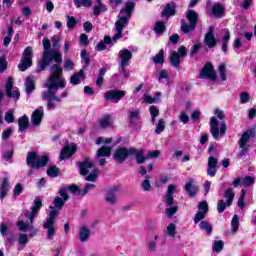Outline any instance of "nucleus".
Masks as SVG:
<instances>
[{
  "instance_id": "obj_1",
  "label": "nucleus",
  "mask_w": 256,
  "mask_h": 256,
  "mask_svg": "<svg viewBox=\"0 0 256 256\" xmlns=\"http://www.w3.org/2000/svg\"><path fill=\"white\" fill-rule=\"evenodd\" d=\"M44 87L48 91L42 93V98L47 101L48 111H53L56 109L57 104L61 103V97L55 95V92L67 87V81L63 77V68L61 66L56 64L50 67V76L44 83Z\"/></svg>"
},
{
  "instance_id": "obj_2",
  "label": "nucleus",
  "mask_w": 256,
  "mask_h": 256,
  "mask_svg": "<svg viewBox=\"0 0 256 256\" xmlns=\"http://www.w3.org/2000/svg\"><path fill=\"white\" fill-rule=\"evenodd\" d=\"M135 9V2L128 1L126 3V6L121 9L120 11V17L118 21H116V34L111 39L109 36L104 37V41H100L97 46V51H105L107 49V45H110V43L113 41L114 43H117L121 37H123V29L129 25V19H131V15L133 13V10Z\"/></svg>"
},
{
  "instance_id": "obj_3",
  "label": "nucleus",
  "mask_w": 256,
  "mask_h": 256,
  "mask_svg": "<svg viewBox=\"0 0 256 256\" xmlns=\"http://www.w3.org/2000/svg\"><path fill=\"white\" fill-rule=\"evenodd\" d=\"M43 54L42 59L37 64V73H41V71H45L49 65H51V61H54L58 65L62 63L63 56L61 52H59V48L51 49V40L49 38H44L43 41Z\"/></svg>"
},
{
  "instance_id": "obj_4",
  "label": "nucleus",
  "mask_w": 256,
  "mask_h": 256,
  "mask_svg": "<svg viewBox=\"0 0 256 256\" xmlns=\"http://www.w3.org/2000/svg\"><path fill=\"white\" fill-rule=\"evenodd\" d=\"M43 207V203L40 198H35L34 205L31 207V212H25L21 214L17 222L19 231H31L33 229V220L39 215V209Z\"/></svg>"
},
{
  "instance_id": "obj_5",
  "label": "nucleus",
  "mask_w": 256,
  "mask_h": 256,
  "mask_svg": "<svg viewBox=\"0 0 256 256\" xmlns=\"http://www.w3.org/2000/svg\"><path fill=\"white\" fill-rule=\"evenodd\" d=\"M78 165L81 175L86 176V181H97V177H99V170L95 168V164L91 160L86 159L83 162H79Z\"/></svg>"
},
{
  "instance_id": "obj_6",
  "label": "nucleus",
  "mask_w": 256,
  "mask_h": 256,
  "mask_svg": "<svg viewBox=\"0 0 256 256\" xmlns=\"http://www.w3.org/2000/svg\"><path fill=\"white\" fill-rule=\"evenodd\" d=\"M49 161V157L47 156H39L37 152H28L26 157V163L28 167H32V169H41V167H45L47 162Z\"/></svg>"
},
{
  "instance_id": "obj_7",
  "label": "nucleus",
  "mask_w": 256,
  "mask_h": 256,
  "mask_svg": "<svg viewBox=\"0 0 256 256\" xmlns=\"http://www.w3.org/2000/svg\"><path fill=\"white\" fill-rule=\"evenodd\" d=\"M186 17L190 25H188L185 20H182L181 30L183 33H191V31L195 30V27H197V19H199V16L196 14L195 11L188 10Z\"/></svg>"
},
{
  "instance_id": "obj_8",
  "label": "nucleus",
  "mask_w": 256,
  "mask_h": 256,
  "mask_svg": "<svg viewBox=\"0 0 256 256\" xmlns=\"http://www.w3.org/2000/svg\"><path fill=\"white\" fill-rule=\"evenodd\" d=\"M55 219H57V210L53 209V211H50L48 219L44 222V229H47V239L50 241H53V237H55V231H57V228H55Z\"/></svg>"
},
{
  "instance_id": "obj_9",
  "label": "nucleus",
  "mask_w": 256,
  "mask_h": 256,
  "mask_svg": "<svg viewBox=\"0 0 256 256\" xmlns=\"http://www.w3.org/2000/svg\"><path fill=\"white\" fill-rule=\"evenodd\" d=\"M226 131H227V126L225 125V122L220 123V129H219V121L217 120V118L212 117L210 119V132L212 134V137H214V139H219L220 137H223Z\"/></svg>"
},
{
  "instance_id": "obj_10",
  "label": "nucleus",
  "mask_w": 256,
  "mask_h": 256,
  "mask_svg": "<svg viewBox=\"0 0 256 256\" xmlns=\"http://www.w3.org/2000/svg\"><path fill=\"white\" fill-rule=\"evenodd\" d=\"M33 48L31 46L26 47L22 54V59L18 65L19 71H27L31 65H33Z\"/></svg>"
},
{
  "instance_id": "obj_11",
  "label": "nucleus",
  "mask_w": 256,
  "mask_h": 256,
  "mask_svg": "<svg viewBox=\"0 0 256 256\" xmlns=\"http://www.w3.org/2000/svg\"><path fill=\"white\" fill-rule=\"evenodd\" d=\"M59 193H60V197H56L54 199V207L50 206L51 211H53V209L57 211V215L59 214V211L63 209V205H65V201L69 200V195L67 194V190L65 188H60Z\"/></svg>"
},
{
  "instance_id": "obj_12",
  "label": "nucleus",
  "mask_w": 256,
  "mask_h": 256,
  "mask_svg": "<svg viewBox=\"0 0 256 256\" xmlns=\"http://www.w3.org/2000/svg\"><path fill=\"white\" fill-rule=\"evenodd\" d=\"M127 95L125 90H109L104 93V99L110 103H119Z\"/></svg>"
},
{
  "instance_id": "obj_13",
  "label": "nucleus",
  "mask_w": 256,
  "mask_h": 256,
  "mask_svg": "<svg viewBox=\"0 0 256 256\" xmlns=\"http://www.w3.org/2000/svg\"><path fill=\"white\" fill-rule=\"evenodd\" d=\"M199 79H210V81L217 80V74L213 69V64L206 63L204 67L200 70Z\"/></svg>"
},
{
  "instance_id": "obj_14",
  "label": "nucleus",
  "mask_w": 256,
  "mask_h": 256,
  "mask_svg": "<svg viewBox=\"0 0 256 256\" xmlns=\"http://www.w3.org/2000/svg\"><path fill=\"white\" fill-rule=\"evenodd\" d=\"M255 133V129H249L242 134L239 141L241 155H245L247 153V143H249V139H253V137H255Z\"/></svg>"
},
{
  "instance_id": "obj_15",
  "label": "nucleus",
  "mask_w": 256,
  "mask_h": 256,
  "mask_svg": "<svg viewBox=\"0 0 256 256\" xmlns=\"http://www.w3.org/2000/svg\"><path fill=\"white\" fill-rule=\"evenodd\" d=\"M6 96L9 97V99H14V101H19V98L21 97V93L19 92V89L13 90V78L9 77L6 82Z\"/></svg>"
},
{
  "instance_id": "obj_16",
  "label": "nucleus",
  "mask_w": 256,
  "mask_h": 256,
  "mask_svg": "<svg viewBox=\"0 0 256 256\" xmlns=\"http://www.w3.org/2000/svg\"><path fill=\"white\" fill-rule=\"evenodd\" d=\"M118 59L120 61V67H129L131 59H133V53L127 48H123L118 53Z\"/></svg>"
},
{
  "instance_id": "obj_17",
  "label": "nucleus",
  "mask_w": 256,
  "mask_h": 256,
  "mask_svg": "<svg viewBox=\"0 0 256 256\" xmlns=\"http://www.w3.org/2000/svg\"><path fill=\"white\" fill-rule=\"evenodd\" d=\"M132 153H135V150H131V148H118L114 153V159L117 163H124L125 159L131 157Z\"/></svg>"
},
{
  "instance_id": "obj_18",
  "label": "nucleus",
  "mask_w": 256,
  "mask_h": 256,
  "mask_svg": "<svg viewBox=\"0 0 256 256\" xmlns=\"http://www.w3.org/2000/svg\"><path fill=\"white\" fill-rule=\"evenodd\" d=\"M198 212L196 213L194 217V223L197 225L200 221H203L205 219V216L207 215V212L209 211V204H207V201L204 200L198 204Z\"/></svg>"
},
{
  "instance_id": "obj_19",
  "label": "nucleus",
  "mask_w": 256,
  "mask_h": 256,
  "mask_svg": "<svg viewBox=\"0 0 256 256\" xmlns=\"http://www.w3.org/2000/svg\"><path fill=\"white\" fill-rule=\"evenodd\" d=\"M204 45L208 49H213V47H217V39L215 38V28L213 26L209 27L208 32L204 37Z\"/></svg>"
},
{
  "instance_id": "obj_20",
  "label": "nucleus",
  "mask_w": 256,
  "mask_h": 256,
  "mask_svg": "<svg viewBox=\"0 0 256 256\" xmlns=\"http://www.w3.org/2000/svg\"><path fill=\"white\" fill-rule=\"evenodd\" d=\"M45 115V110L43 109V106H40L37 108L31 116L32 125H35L36 127L41 125V121H43V116Z\"/></svg>"
},
{
  "instance_id": "obj_21",
  "label": "nucleus",
  "mask_w": 256,
  "mask_h": 256,
  "mask_svg": "<svg viewBox=\"0 0 256 256\" xmlns=\"http://www.w3.org/2000/svg\"><path fill=\"white\" fill-rule=\"evenodd\" d=\"M75 151H77V145L75 144L64 146V148L60 152L61 161L69 159V157H71L75 153Z\"/></svg>"
},
{
  "instance_id": "obj_22",
  "label": "nucleus",
  "mask_w": 256,
  "mask_h": 256,
  "mask_svg": "<svg viewBox=\"0 0 256 256\" xmlns=\"http://www.w3.org/2000/svg\"><path fill=\"white\" fill-rule=\"evenodd\" d=\"M105 201L109 205H117L118 199H117V188H112L106 192Z\"/></svg>"
},
{
  "instance_id": "obj_23",
  "label": "nucleus",
  "mask_w": 256,
  "mask_h": 256,
  "mask_svg": "<svg viewBox=\"0 0 256 256\" xmlns=\"http://www.w3.org/2000/svg\"><path fill=\"white\" fill-rule=\"evenodd\" d=\"M212 17L216 19H221L223 17V13H225V7L221 5V3H216L211 8Z\"/></svg>"
},
{
  "instance_id": "obj_24",
  "label": "nucleus",
  "mask_w": 256,
  "mask_h": 256,
  "mask_svg": "<svg viewBox=\"0 0 256 256\" xmlns=\"http://www.w3.org/2000/svg\"><path fill=\"white\" fill-rule=\"evenodd\" d=\"M89 237H91V230L87 228V226L83 225L79 228V239L81 243H85V241H89Z\"/></svg>"
},
{
  "instance_id": "obj_25",
  "label": "nucleus",
  "mask_w": 256,
  "mask_h": 256,
  "mask_svg": "<svg viewBox=\"0 0 256 256\" xmlns=\"http://www.w3.org/2000/svg\"><path fill=\"white\" fill-rule=\"evenodd\" d=\"M131 150H134V153L131 154V157H133V155L136 157V163H138V165L145 163V150H137L136 148H131Z\"/></svg>"
},
{
  "instance_id": "obj_26",
  "label": "nucleus",
  "mask_w": 256,
  "mask_h": 256,
  "mask_svg": "<svg viewBox=\"0 0 256 256\" xmlns=\"http://www.w3.org/2000/svg\"><path fill=\"white\" fill-rule=\"evenodd\" d=\"M185 189H186L188 195H190V197H195V195H197V191H199V187L197 185L193 184V179H190L186 183Z\"/></svg>"
},
{
  "instance_id": "obj_27",
  "label": "nucleus",
  "mask_w": 256,
  "mask_h": 256,
  "mask_svg": "<svg viewBox=\"0 0 256 256\" xmlns=\"http://www.w3.org/2000/svg\"><path fill=\"white\" fill-rule=\"evenodd\" d=\"M84 79L85 72L83 71V69H81L78 73L70 77V83L71 85H79V83H81V81H83Z\"/></svg>"
},
{
  "instance_id": "obj_28",
  "label": "nucleus",
  "mask_w": 256,
  "mask_h": 256,
  "mask_svg": "<svg viewBox=\"0 0 256 256\" xmlns=\"http://www.w3.org/2000/svg\"><path fill=\"white\" fill-rule=\"evenodd\" d=\"M18 127L21 133L29 128V117H27V114H24L18 119Z\"/></svg>"
},
{
  "instance_id": "obj_29",
  "label": "nucleus",
  "mask_w": 256,
  "mask_h": 256,
  "mask_svg": "<svg viewBox=\"0 0 256 256\" xmlns=\"http://www.w3.org/2000/svg\"><path fill=\"white\" fill-rule=\"evenodd\" d=\"M163 17H171L175 15V3H167L162 11Z\"/></svg>"
},
{
  "instance_id": "obj_30",
  "label": "nucleus",
  "mask_w": 256,
  "mask_h": 256,
  "mask_svg": "<svg viewBox=\"0 0 256 256\" xmlns=\"http://www.w3.org/2000/svg\"><path fill=\"white\" fill-rule=\"evenodd\" d=\"M9 179L4 178L0 187V199H5L7 197V193H9Z\"/></svg>"
},
{
  "instance_id": "obj_31",
  "label": "nucleus",
  "mask_w": 256,
  "mask_h": 256,
  "mask_svg": "<svg viewBox=\"0 0 256 256\" xmlns=\"http://www.w3.org/2000/svg\"><path fill=\"white\" fill-rule=\"evenodd\" d=\"M29 243V236L27 234H20L18 237V251H23Z\"/></svg>"
},
{
  "instance_id": "obj_32",
  "label": "nucleus",
  "mask_w": 256,
  "mask_h": 256,
  "mask_svg": "<svg viewBox=\"0 0 256 256\" xmlns=\"http://www.w3.org/2000/svg\"><path fill=\"white\" fill-rule=\"evenodd\" d=\"M170 65L176 68L181 65V56H179V53H177V51H172V53L170 54Z\"/></svg>"
},
{
  "instance_id": "obj_33",
  "label": "nucleus",
  "mask_w": 256,
  "mask_h": 256,
  "mask_svg": "<svg viewBox=\"0 0 256 256\" xmlns=\"http://www.w3.org/2000/svg\"><path fill=\"white\" fill-rule=\"evenodd\" d=\"M157 239H159V235L155 234L154 239L147 240V249L150 253H155V251H157Z\"/></svg>"
},
{
  "instance_id": "obj_34",
  "label": "nucleus",
  "mask_w": 256,
  "mask_h": 256,
  "mask_svg": "<svg viewBox=\"0 0 256 256\" xmlns=\"http://www.w3.org/2000/svg\"><path fill=\"white\" fill-rule=\"evenodd\" d=\"M224 199H226L228 205H233V200L235 199L233 188H228L224 191Z\"/></svg>"
},
{
  "instance_id": "obj_35",
  "label": "nucleus",
  "mask_w": 256,
  "mask_h": 256,
  "mask_svg": "<svg viewBox=\"0 0 256 256\" xmlns=\"http://www.w3.org/2000/svg\"><path fill=\"white\" fill-rule=\"evenodd\" d=\"M25 87H26V93L28 95H31L33 91H35V81H33V78L28 77L25 81Z\"/></svg>"
},
{
  "instance_id": "obj_36",
  "label": "nucleus",
  "mask_w": 256,
  "mask_h": 256,
  "mask_svg": "<svg viewBox=\"0 0 256 256\" xmlns=\"http://www.w3.org/2000/svg\"><path fill=\"white\" fill-rule=\"evenodd\" d=\"M166 232L168 237H172V239H175V236L177 235V225H175V223H170L166 227Z\"/></svg>"
},
{
  "instance_id": "obj_37",
  "label": "nucleus",
  "mask_w": 256,
  "mask_h": 256,
  "mask_svg": "<svg viewBox=\"0 0 256 256\" xmlns=\"http://www.w3.org/2000/svg\"><path fill=\"white\" fill-rule=\"evenodd\" d=\"M161 97V92H156L155 97H151L149 94H144L143 99L145 103H157V100Z\"/></svg>"
},
{
  "instance_id": "obj_38",
  "label": "nucleus",
  "mask_w": 256,
  "mask_h": 256,
  "mask_svg": "<svg viewBox=\"0 0 256 256\" xmlns=\"http://www.w3.org/2000/svg\"><path fill=\"white\" fill-rule=\"evenodd\" d=\"M111 147H101L96 153V157H110Z\"/></svg>"
},
{
  "instance_id": "obj_39",
  "label": "nucleus",
  "mask_w": 256,
  "mask_h": 256,
  "mask_svg": "<svg viewBox=\"0 0 256 256\" xmlns=\"http://www.w3.org/2000/svg\"><path fill=\"white\" fill-rule=\"evenodd\" d=\"M152 61H153V63H155L156 65L165 63V54H164L163 50H160L159 53L156 54V55L152 58Z\"/></svg>"
},
{
  "instance_id": "obj_40",
  "label": "nucleus",
  "mask_w": 256,
  "mask_h": 256,
  "mask_svg": "<svg viewBox=\"0 0 256 256\" xmlns=\"http://www.w3.org/2000/svg\"><path fill=\"white\" fill-rule=\"evenodd\" d=\"M199 227L200 229H202V231H206L207 235H211V233L213 232V227L208 221L202 220Z\"/></svg>"
},
{
  "instance_id": "obj_41",
  "label": "nucleus",
  "mask_w": 256,
  "mask_h": 256,
  "mask_svg": "<svg viewBox=\"0 0 256 256\" xmlns=\"http://www.w3.org/2000/svg\"><path fill=\"white\" fill-rule=\"evenodd\" d=\"M141 119V112L139 110H132L129 112V121L130 123H135Z\"/></svg>"
},
{
  "instance_id": "obj_42",
  "label": "nucleus",
  "mask_w": 256,
  "mask_h": 256,
  "mask_svg": "<svg viewBox=\"0 0 256 256\" xmlns=\"http://www.w3.org/2000/svg\"><path fill=\"white\" fill-rule=\"evenodd\" d=\"M150 115H151V123L155 125V117H159V107L150 106L149 107Z\"/></svg>"
},
{
  "instance_id": "obj_43",
  "label": "nucleus",
  "mask_w": 256,
  "mask_h": 256,
  "mask_svg": "<svg viewBox=\"0 0 256 256\" xmlns=\"http://www.w3.org/2000/svg\"><path fill=\"white\" fill-rule=\"evenodd\" d=\"M67 191H70V193H73V195H83V191L79 189L77 185H69L64 188Z\"/></svg>"
},
{
  "instance_id": "obj_44",
  "label": "nucleus",
  "mask_w": 256,
  "mask_h": 256,
  "mask_svg": "<svg viewBox=\"0 0 256 256\" xmlns=\"http://www.w3.org/2000/svg\"><path fill=\"white\" fill-rule=\"evenodd\" d=\"M227 207H231V204H228L227 201L221 199L217 203V211L218 213H223Z\"/></svg>"
},
{
  "instance_id": "obj_45",
  "label": "nucleus",
  "mask_w": 256,
  "mask_h": 256,
  "mask_svg": "<svg viewBox=\"0 0 256 256\" xmlns=\"http://www.w3.org/2000/svg\"><path fill=\"white\" fill-rule=\"evenodd\" d=\"M74 4L79 9L80 7H91L93 2L91 0H74Z\"/></svg>"
},
{
  "instance_id": "obj_46",
  "label": "nucleus",
  "mask_w": 256,
  "mask_h": 256,
  "mask_svg": "<svg viewBox=\"0 0 256 256\" xmlns=\"http://www.w3.org/2000/svg\"><path fill=\"white\" fill-rule=\"evenodd\" d=\"M229 39H231V34L229 31H226L225 35L222 38V51L227 53V44L229 43Z\"/></svg>"
},
{
  "instance_id": "obj_47",
  "label": "nucleus",
  "mask_w": 256,
  "mask_h": 256,
  "mask_svg": "<svg viewBox=\"0 0 256 256\" xmlns=\"http://www.w3.org/2000/svg\"><path fill=\"white\" fill-rule=\"evenodd\" d=\"M201 47H203V43L201 42H196L191 50H190V57H195V55H197L199 53V50L201 49Z\"/></svg>"
},
{
  "instance_id": "obj_48",
  "label": "nucleus",
  "mask_w": 256,
  "mask_h": 256,
  "mask_svg": "<svg viewBox=\"0 0 256 256\" xmlns=\"http://www.w3.org/2000/svg\"><path fill=\"white\" fill-rule=\"evenodd\" d=\"M223 241L222 240H215L212 246L213 251L216 253H221L223 251Z\"/></svg>"
},
{
  "instance_id": "obj_49",
  "label": "nucleus",
  "mask_w": 256,
  "mask_h": 256,
  "mask_svg": "<svg viewBox=\"0 0 256 256\" xmlns=\"http://www.w3.org/2000/svg\"><path fill=\"white\" fill-rule=\"evenodd\" d=\"M111 123V117L105 116L100 120V127L107 129V127H111Z\"/></svg>"
},
{
  "instance_id": "obj_50",
  "label": "nucleus",
  "mask_w": 256,
  "mask_h": 256,
  "mask_svg": "<svg viewBox=\"0 0 256 256\" xmlns=\"http://www.w3.org/2000/svg\"><path fill=\"white\" fill-rule=\"evenodd\" d=\"M165 131V121L163 119H160L158 121V124L156 125L155 133L156 135H161Z\"/></svg>"
},
{
  "instance_id": "obj_51",
  "label": "nucleus",
  "mask_w": 256,
  "mask_h": 256,
  "mask_svg": "<svg viewBox=\"0 0 256 256\" xmlns=\"http://www.w3.org/2000/svg\"><path fill=\"white\" fill-rule=\"evenodd\" d=\"M254 183H255V178H253L251 176H245L242 179L243 187H251V185H253Z\"/></svg>"
},
{
  "instance_id": "obj_52",
  "label": "nucleus",
  "mask_w": 256,
  "mask_h": 256,
  "mask_svg": "<svg viewBox=\"0 0 256 256\" xmlns=\"http://www.w3.org/2000/svg\"><path fill=\"white\" fill-rule=\"evenodd\" d=\"M105 11H107V6H105V4H98L94 7L95 16L101 15V13H105Z\"/></svg>"
},
{
  "instance_id": "obj_53",
  "label": "nucleus",
  "mask_w": 256,
  "mask_h": 256,
  "mask_svg": "<svg viewBox=\"0 0 256 256\" xmlns=\"http://www.w3.org/2000/svg\"><path fill=\"white\" fill-rule=\"evenodd\" d=\"M151 176H146L145 180L142 182L141 187L143 191H151V182L149 181Z\"/></svg>"
},
{
  "instance_id": "obj_54",
  "label": "nucleus",
  "mask_w": 256,
  "mask_h": 256,
  "mask_svg": "<svg viewBox=\"0 0 256 256\" xmlns=\"http://www.w3.org/2000/svg\"><path fill=\"white\" fill-rule=\"evenodd\" d=\"M231 227L234 233H236V231L239 229V216H237V214H235L232 218Z\"/></svg>"
},
{
  "instance_id": "obj_55",
  "label": "nucleus",
  "mask_w": 256,
  "mask_h": 256,
  "mask_svg": "<svg viewBox=\"0 0 256 256\" xmlns=\"http://www.w3.org/2000/svg\"><path fill=\"white\" fill-rule=\"evenodd\" d=\"M47 175L48 177H57V175H59V170L56 166H51L47 170Z\"/></svg>"
},
{
  "instance_id": "obj_56",
  "label": "nucleus",
  "mask_w": 256,
  "mask_h": 256,
  "mask_svg": "<svg viewBox=\"0 0 256 256\" xmlns=\"http://www.w3.org/2000/svg\"><path fill=\"white\" fill-rule=\"evenodd\" d=\"M77 25V20L73 16H67V27L73 29Z\"/></svg>"
},
{
  "instance_id": "obj_57",
  "label": "nucleus",
  "mask_w": 256,
  "mask_h": 256,
  "mask_svg": "<svg viewBox=\"0 0 256 256\" xmlns=\"http://www.w3.org/2000/svg\"><path fill=\"white\" fill-rule=\"evenodd\" d=\"M81 59L85 63V67H88L91 60L89 58V55L87 54V50L81 51Z\"/></svg>"
},
{
  "instance_id": "obj_58",
  "label": "nucleus",
  "mask_w": 256,
  "mask_h": 256,
  "mask_svg": "<svg viewBox=\"0 0 256 256\" xmlns=\"http://www.w3.org/2000/svg\"><path fill=\"white\" fill-rule=\"evenodd\" d=\"M154 30L156 33H158V35H161V33L165 31V24L163 22H157Z\"/></svg>"
},
{
  "instance_id": "obj_59",
  "label": "nucleus",
  "mask_w": 256,
  "mask_h": 256,
  "mask_svg": "<svg viewBox=\"0 0 256 256\" xmlns=\"http://www.w3.org/2000/svg\"><path fill=\"white\" fill-rule=\"evenodd\" d=\"M64 69L65 71H73V69H75V64L70 59L65 60Z\"/></svg>"
},
{
  "instance_id": "obj_60",
  "label": "nucleus",
  "mask_w": 256,
  "mask_h": 256,
  "mask_svg": "<svg viewBox=\"0 0 256 256\" xmlns=\"http://www.w3.org/2000/svg\"><path fill=\"white\" fill-rule=\"evenodd\" d=\"M15 121V116H13V111L9 110L5 114V122L6 123H13Z\"/></svg>"
},
{
  "instance_id": "obj_61",
  "label": "nucleus",
  "mask_w": 256,
  "mask_h": 256,
  "mask_svg": "<svg viewBox=\"0 0 256 256\" xmlns=\"http://www.w3.org/2000/svg\"><path fill=\"white\" fill-rule=\"evenodd\" d=\"M164 79H166V81H169V74L167 73V70H161L159 73L158 81L162 83Z\"/></svg>"
},
{
  "instance_id": "obj_62",
  "label": "nucleus",
  "mask_w": 256,
  "mask_h": 256,
  "mask_svg": "<svg viewBox=\"0 0 256 256\" xmlns=\"http://www.w3.org/2000/svg\"><path fill=\"white\" fill-rule=\"evenodd\" d=\"M13 191L14 197H19V195L23 193V185H21V183L16 184Z\"/></svg>"
},
{
  "instance_id": "obj_63",
  "label": "nucleus",
  "mask_w": 256,
  "mask_h": 256,
  "mask_svg": "<svg viewBox=\"0 0 256 256\" xmlns=\"http://www.w3.org/2000/svg\"><path fill=\"white\" fill-rule=\"evenodd\" d=\"M225 64H221L219 66V73H220V78L222 81H227V75L225 74Z\"/></svg>"
},
{
  "instance_id": "obj_64",
  "label": "nucleus",
  "mask_w": 256,
  "mask_h": 256,
  "mask_svg": "<svg viewBox=\"0 0 256 256\" xmlns=\"http://www.w3.org/2000/svg\"><path fill=\"white\" fill-rule=\"evenodd\" d=\"M177 213V206H172L170 208L166 209V215L167 217H172L173 215H175Z\"/></svg>"
}]
</instances>
